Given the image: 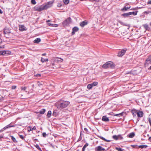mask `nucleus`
Here are the masks:
<instances>
[{"label":"nucleus","instance_id":"f257e3e1","mask_svg":"<svg viewBox=\"0 0 151 151\" xmlns=\"http://www.w3.org/2000/svg\"><path fill=\"white\" fill-rule=\"evenodd\" d=\"M70 104V102L68 101L61 100L58 104L57 109L60 110H62L66 108Z\"/></svg>","mask_w":151,"mask_h":151},{"label":"nucleus","instance_id":"f03ea898","mask_svg":"<svg viewBox=\"0 0 151 151\" xmlns=\"http://www.w3.org/2000/svg\"><path fill=\"white\" fill-rule=\"evenodd\" d=\"M127 50L126 48L123 49L119 50L117 53V56L119 57H122L125 54Z\"/></svg>","mask_w":151,"mask_h":151},{"label":"nucleus","instance_id":"7ed1b4c3","mask_svg":"<svg viewBox=\"0 0 151 151\" xmlns=\"http://www.w3.org/2000/svg\"><path fill=\"white\" fill-rule=\"evenodd\" d=\"M71 18L70 17H69L66 19H65L62 23L63 27H65L68 26L71 22Z\"/></svg>","mask_w":151,"mask_h":151},{"label":"nucleus","instance_id":"20e7f679","mask_svg":"<svg viewBox=\"0 0 151 151\" xmlns=\"http://www.w3.org/2000/svg\"><path fill=\"white\" fill-rule=\"evenodd\" d=\"M33 9L34 11H37L39 12L44 10L43 7V5L40 6H35Z\"/></svg>","mask_w":151,"mask_h":151},{"label":"nucleus","instance_id":"39448f33","mask_svg":"<svg viewBox=\"0 0 151 151\" xmlns=\"http://www.w3.org/2000/svg\"><path fill=\"white\" fill-rule=\"evenodd\" d=\"M98 84V82L96 81L93 82L92 83L88 84L87 86V88L89 89H90L93 87L96 86Z\"/></svg>","mask_w":151,"mask_h":151},{"label":"nucleus","instance_id":"423d86ee","mask_svg":"<svg viewBox=\"0 0 151 151\" xmlns=\"http://www.w3.org/2000/svg\"><path fill=\"white\" fill-rule=\"evenodd\" d=\"M112 138L116 140L119 139H123V137L121 134H119L118 135H114L112 136Z\"/></svg>","mask_w":151,"mask_h":151},{"label":"nucleus","instance_id":"0eeeda50","mask_svg":"<svg viewBox=\"0 0 151 151\" xmlns=\"http://www.w3.org/2000/svg\"><path fill=\"white\" fill-rule=\"evenodd\" d=\"M95 151H106L105 149L101 146H98L95 147Z\"/></svg>","mask_w":151,"mask_h":151},{"label":"nucleus","instance_id":"6e6552de","mask_svg":"<svg viewBox=\"0 0 151 151\" xmlns=\"http://www.w3.org/2000/svg\"><path fill=\"white\" fill-rule=\"evenodd\" d=\"M151 64V56H149L148 58L146 60L145 65H148L149 64Z\"/></svg>","mask_w":151,"mask_h":151},{"label":"nucleus","instance_id":"1a4fd4ad","mask_svg":"<svg viewBox=\"0 0 151 151\" xmlns=\"http://www.w3.org/2000/svg\"><path fill=\"white\" fill-rule=\"evenodd\" d=\"M108 68H110L111 69L114 68L115 66L113 63L111 61H108Z\"/></svg>","mask_w":151,"mask_h":151},{"label":"nucleus","instance_id":"9d476101","mask_svg":"<svg viewBox=\"0 0 151 151\" xmlns=\"http://www.w3.org/2000/svg\"><path fill=\"white\" fill-rule=\"evenodd\" d=\"M79 30V28L77 27H75L72 29V31L71 33V35H73L75 34V33Z\"/></svg>","mask_w":151,"mask_h":151},{"label":"nucleus","instance_id":"9b49d317","mask_svg":"<svg viewBox=\"0 0 151 151\" xmlns=\"http://www.w3.org/2000/svg\"><path fill=\"white\" fill-rule=\"evenodd\" d=\"M88 22L86 21H83L81 22L80 24V25L82 27H84L85 26L87 25L88 24Z\"/></svg>","mask_w":151,"mask_h":151},{"label":"nucleus","instance_id":"f8f14e48","mask_svg":"<svg viewBox=\"0 0 151 151\" xmlns=\"http://www.w3.org/2000/svg\"><path fill=\"white\" fill-rule=\"evenodd\" d=\"M130 7L131 6L130 5H129V7H126V6L125 5L123 8L121 9V10L122 12H124L125 11H127L128 9H130Z\"/></svg>","mask_w":151,"mask_h":151},{"label":"nucleus","instance_id":"ddd939ff","mask_svg":"<svg viewBox=\"0 0 151 151\" xmlns=\"http://www.w3.org/2000/svg\"><path fill=\"white\" fill-rule=\"evenodd\" d=\"M137 112V110L135 109H133L131 110V113L134 117L136 116Z\"/></svg>","mask_w":151,"mask_h":151},{"label":"nucleus","instance_id":"4468645a","mask_svg":"<svg viewBox=\"0 0 151 151\" xmlns=\"http://www.w3.org/2000/svg\"><path fill=\"white\" fill-rule=\"evenodd\" d=\"M143 112L142 111H139L137 112V115L138 117L141 118L143 116Z\"/></svg>","mask_w":151,"mask_h":151},{"label":"nucleus","instance_id":"2eb2a0df","mask_svg":"<svg viewBox=\"0 0 151 151\" xmlns=\"http://www.w3.org/2000/svg\"><path fill=\"white\" fill-rule=\"evenodd\" d=\"M102 121L105 122H109V119L108 117H106V116H103L102 118Z\"/></svg>","mask_w":151,"mask_h":151},{"label":"nucleus","instance_id":"dca6fc26","mask_svg":"<svg viewBox=\"0 0 151 151\" xmlns=\"http://www.w3.org/2000/svg\"><path fill=\"white\" fill-rule=\"evenodd\" d=\"M135 135V134L134 132H132L130 133L127 135L128 137L132 138L134 137Z\"/></svg>","mask_w":151,"mask_h":151},{"label":"nucleus","instance_id":"f3484780","mask_svg":"<svg viewBox=\"0 0 151 151\" xmlns=\"http://www.w3.org/2000/svg\"><path fill=\"white\" fill-rule=\"evenodd\" d=\"M16 125H11V123H10L9 124L6 125L4 127V129H7L8 128H9L11 127H15Z\"/></svg>","mask_w":151,"mask_h":151},{"label":"nucleus","instance_id":"a211bd4d","mask_svg":"<svg viewBox=\"0 0 151 151\" xmlns=\"http://www.w3.org/2000/svg\"><path fill=\"white\" fill-rule=\"evenodd\" d=\"M143 26L146 30L148 31L151 30V28L149 27L148 25L147 24H145L143 25Z\"/></svg>","mask_w":151,"mask_h":151},{"label":"nucleus","instance_id":"6ab92c4d","mask_svg":"<svg viewBox=\"0 0 151 151\" xmlns=\"http://www.w3.org/2000/svg\"><path fill=\"white\" fill-rule=\"evenodd\" d=\"M19 29L20 30L23 31L24 30H25L26 29H25V27L23 25H19Z\"/></svg>","mask_w":151,"mask_h":151},{"label":"nucleus","instance_id":"aec40b11","mask_svg":"<svg viewBox=\"0 0 151 151\" xmlns=\"http://www.w3.org/2000/svg\"><path fill=\"white\" fill-rule=\"evenodd\" d=\"M129 15V12L124 13L121 14V16H123L124 18L128 17Z\"/></svg>","mask_w":151,"mask_h":151},{"label":"nucleus","instance_id":"412c9836","mask_svg":"<svg viewBox=\"0 0 151 151\" xmlns=\"http://www.w3.org/2000/svg\"><path fill=\"white\" fill-rule=\"evenodd\" d=\"M41 41V40L40 38H37L34 40L33 42L34 43H38L40 42Z\"/></svg>","mask_w":151,"mask_h":151},{"label":"nucleus","instance_id":"4be33fe9","mask_svg":"<svg viewBox=\"0 0 151 151\" xmlns=\"http://www.w3.org/2000/svg\"><path fill=\"white\" fill-rule=\"evenodd\" d=\"M58 112L57 110H55L53 112L52 115L55 117L58 116Z\"/></svg>","mask_w":151,"mask_h":151},{"label":"nucleus","instance_id":"5701e85b","mask_svg":"<svg viewBox=\"0 0 151 151\" xmlns=\"http://www.w3.org/2000/svg\"><path fill=\"white\" fill-rule=\"evenodd\" d=\"M108 62H107L105 64H103L102 66V68L104 69H107L108 68Z\"/></svg>","mask_w":151,"mask_h":151},{"label":"nucleus","instance_id":"b1692460","mask_svg":"<svg viewBox=\"0 0 151 151\" xmlns=\"http://www.w3.org/2000/svg\"><path fill=\"white\" fill-rule=\"evenodd\" d=\"M28 128L30 129H29L28 130V132H29L30 131H32V130H35L36 129V128L35 126H34L32 128L30 126H29L28 127Z\"/></svg>","mask_w":151,"mask_h":151},{"label":"nucleus","instance_id":"393cba45","mask_svg":"<svg viewBox=\"0 0 151 151\" xmlns=\"http://www.w3.org/2000/svg\"><path fill=\"white\" fill-rule=\"evenodd\" d=\"M138 12V11H136L135 12H129L130 15L132 14H133L134 16L136 15L137 14V12Z\"/></svg>","mask_w":151,"mask_h":151},{"label":"nucleus","instance_id":"a878e982","mask_svg":"<svg viewBox=\"0 0 151 151\" xmlns=\"http://www.w3.org/2000/svg\"><path fill=\"white\" fill-rule=\"evenodd\" d=\"M148 147V146L146 145H141L138 146V147L139 148H141V149L146 148Z\"/></svg>","mask_w":151,"mask_h":151},{"label":"nucleus","instance_id":"bb28decb","mask_svg":"<svg viewBox=\"0 0 151 151\" xmlns=\"http://www.w3.org/2000/svg\"><path fill=\"white\" fill-rule=\"evenodd\" d=\"M46 111V110L45 109H41L40 111L39 112V113H40V114H44V113Z\"/></svg>","mask_w":151,"mask_h":151},{"label":"nucleus","instance_id":"cd10ccee","mask_svg":"<svg viewBox=\"0 0 151 151\" xmlns=\"http://www.w3.org/2000/svg\"><path fill=\"white\" fill-rule=\"evenodd\" d=\"M43 7L44 9H48V8L50 7V5H49L48 4H46L43 5Z\"/></svg>","mask_w":151,"mask_h":151},{"label":"nucleus","instance_id":"c85d7f7f","mask_svg":"<svg viewBox=\"0 0 151 151\" xmlns=\"http://www.w3.org/2000/svg\"><path fill=\"white\" fill-rule=\"evenodd\" d=\"M48 25L49 26L52 27H57L58 26V25L56 24H53L51 23H48Z\"/></svg>","mask_w":151,"mask_h":151},{"label":"nucleus","instance_id":"c756f323","mask_svg":"<svg viewBox=\"0 0 151 151\" xmlns=\"http://www.w3.org/2000/svg\"><path fill=\"white\" fill-rule=\"evenodd\" d=\"M52 114V112L51 111H49L47 113V117L48 118H50Z\"/></svg>","mask_w":151,"mask_h":151},{"label":"nucleus","instance_id":"7c9ffc66","mask_svg":"<svg viewBox=\"0 0 151 151\" xmlns=\"http://www.w3.org/2000/svg\"><path fill=\"white\" fill-rule=\"evenodd\" d=\"M88 145V144L87 143H86L83 146L82 149V151H85V148L86 147H87Z\"/></svg>","mask_w":151,"mask_h":151},{"label":"nucleus","instance_id":"2f4dec72","mask_svg":"<svg viewBox=\"0 0 151 151\" xmlns=\"http://www.w3.org/2000/svg\"><path fill=\"white\" fill-rule=\"evenodd\" d=\"M41 61L42 63H44L48 62V59L47 58L44 59L43 58H41Z\"/></svg>","mask_w":151,"mask_h":151},{"label":"nucleus","instance_id":"473e14b6","mask_svg":"<svg viewBox=\"0 0 151 151\" xmlns=\"http://www.w3.org/2000/svg\"><path fill=\"white\" fill-rule=\"evenodd\" d=\"M10 137L11 138L12 140L14 142L17 143V141L16 140L15 138L13 136H11Z\"/></svg>","mask_w":151,"mask_h":151},{"label":"nucleus","instance_id":"72a5a7b5","mask_svg":"<svg viewBox=\"0 0 151 151\" xmlns=\"http://www.w3.org/2000/svg\"><path fill=\"white\" fill-rule=\"evenodd\" d=\"M123 113L122 112H121V113H120L119 114H115L114 115V116H123Z\"/></svg>","mask_w":151,"mask_h":151},{"label":"nucleus","instance_id":"f704fd0d","mask_svg":"<svg viewBox=\"0 0 151 151\" xmlns=\"http://www.w3.org/2000/svg\"><path fill=\"white\" fill-rule=\"evenodd\" d=\"M53 2H54V1H50L48 2H47V4H48L49 5H50V6L51 7L52 6Z\"/></svg>","mask_w":151,"mask_h":151},{"label":"nucleus","instance_id":"c9c22d12","mask_svg":"<svg viewBox=\"0 0 151 151\" xmlns=\"http://www.w3.org/2000/svg\"><path fill=\"white\" fill-rule=\"evenodd\" d=\"M116 149L118 151H124V149H123L121 147H116Z\"/></svg>","mask_w":151,"mask_h":151},{"label":"nucleus","instance_id":"e433bc0d","mask_svg":"<svg viewBox=\"0 0 151 151\" xmlns=\"http://www.w3.org/2000/svg\"><path fill=\"white\" fill-rule=\"evenodd\" d=\"M35 146L40 151H42L41 148L40 147L39 145L38 144H36V145H35Z\"/></svg>","mask_w":151,"mask_h":151},{"label":"nucleus","instance_id":"4c0bfd02","mask_svg":"<svg viewBox=\"0 0 151 151\" xmlns=\"http://www.w3.org/2000/svg\"><path fill=\"white\" fill-rule=\"evenodd\" d=\"M4 30H5V31H7L8 32L7 33H11L9 29L8 28H7L6 27H5V28H4Z\"/></svg>","mask_w":151,"mask_h":151},{"label":"nucleus","instance_id":"58836bf2","mask_svg":"<svg viewBox=\"0 0 151 151\" xmlns=\"http://www.w3.org/2000/svg\"><path fill=\"white\" fill-rule=\"evenodd\" d=\"M63 1L65 4H67L69 2V0H63Z\"/></svg>","mask_w":151,"mask_h":151},{"label":"nucleus","instance_id":"ea45409f","mask_svg":"<svg viewBox=\"0 0 151 151\" xmlns=\"http://www.w3.org/2000/svg\"><path fill=\"white\" fill-rule=\"evenodd\" d=\"M31 3H32V4L35 5L36 4L37 2L35 0H31Z\"/></svg>","mask_w":151,"mask_h":151},{"label":"nucleus","instance_id":"a19ab883","mask_svg":"<svg viewBox=\"0 0 151 151\" xmlns=\"http://www.w3.org/2000/svg\"><path fill=\"white\" fill-rule=\"evenodd\" d=\"M21 89L22 90L25 91L27 92V91H26V89H27V87L25 86L24 87H22L21 88Z\"/></svg>","mask_w":151,"mask_h":151},{"label":"nucleus","instance_id":"79ce46f5","mask_svg":"<svg viewBox=\"0 0 151 151\" xmlns=\"http://www.w3.org/2000/svg\"><path fill=\"white\" fill-rule=\"evenodd\" d=\"M6 54L9 55L11 54V51L9 50H5Z\"/></svg>","mask_w":151,"mask_h":151},{"label":"nucleus","instance_id":"37998d69","mask_svg":"<svg viewBox=\"0 0 151 151\" xmlns=\"http://www.w3.org/2000/svg\"><path fill=\"white\" fill-rule=\"evenodd\" d=\"M19 136L21 139L23 140H24V137L22 135L19 134Z\"/></svg>","mask_w":151,"mask_h":151},{"label":"nucleus","instance_id":"c03bdc74","mask_svg":"<svg viewBox=\"0 0 151 151\" xmlns=\"http://www.w3.org/2000/svg\"><path fill=\"white\" fill-rule=\"evenodd\" d=\"M98 137L100 138L101 139H102V140H104L105 141V138L104 137H102L101 136H98Z\"/></svg>","mask_w":151,"mask_h":151},{"label":"nucleus","instance_id":"a18cd8bd","mask_svg":"<svg viewBox=\"0 0 151 151\" xmlns=\"http://www.w3.org/2000/svg\"><path fill=\"white\" fill-rule=\"evenodd\" d=\"M151 12L150 11H146L144 12V13L145 14H147Z\"/></svg>","mask_w":151,"mask_h":151},{"label":"nucleus","instance_id":"49530a36","mask_svg":"<svg viewBox=\"0 0 151 151\" xmlns=\"http://www.w3.org/2000/svg\"><path fill=\"white\" fill-rule=\"evenodd\" d=\"M42 135L44 137H45L47 135L46 133L45 132H43L42 133Z\"/></svg>","mask_w":151,"mask_h":151},{"label":"nucleus","instance_id":"de8ad7c7","mask_svg":"<svg viewBox=\"0 0 151 151\" xmlns=\"http://www.w3.org/2000/svg\"><path fill=\"white\" fill-rule=\"evenodd\" d=\"M82 137L80 135L77 142H78L80 141L82 139Z\"/></svg>","mask_w":151,"mask_h":151},{"label":"nucleus","instance_id":"09e8293b","mask_svg":"<svg viewBox=\"0 0 151 151\" xmlns=\"http://www.w3.org/2000/svg\"><path fill=\"white\" fill-rule=\"evenodd\" d=\"M2 55H4L6 54V52L5 51V50H2Z\"/></svg>","mask_w":151,"mask_h":151},{"label":"nucleus","instance_id":"8fccbe9b","mask_svg":"<svg viewBox=\"0 0 151 151\" xmlns=\"http://www.w3.org/2000/svg\"><path fill=\"white\" fill-rule=\"evenodd\" d=\"M62 6V4L61 3H59L58 4L57 6L58 7H60Z\"/></svg>","mask_w":151,"mask_h":151},{"label":"nucleus","instance_id":"3c124183","mask_svg":"<svg viewBox=\"0 0 151 151\" xmlns=\"http://www.w3.org/2000/svg\"><path fill=\"white\" fill-rule=\"evenodd\" d=\"M131 146L132 147L135 148L137 146V145H131Z\"/></svg>","mask_w":151,"mask_h":151},{"label":"nucleus","instance_id":"603ef678","mask_svg":"<svg viewBox=\"0 0 151 151\" xmlns=\"http://www.w3.org/2000/svg\"><path fill=\"white\" fill-rule=\"evenodd\" d=\"M16 88V86H13L12 87V89H15Z\"/></svg>","mask_w":151,"mask_h":151},{"label":"nucleus","instance_id":"864d4df0","mask_svg":"<svg viewBox=\"0 0 151 151\" xmlns=\"http://www.w3.org/2000/svg\"><path fill=\"white\" fill-rule=\"evenodd\" d=\"M137 9V8H132L130 9V10H135Z\"/></svg>","mask_w":151,"mask_h":151},{"label":"nucleus","instance_id":"5fc2aeb1","mask_svg":"<svg viewBox=\"0 0 151 151\" xmlns=\"http://www.w3.org/2000/svg\"><path fill=\"white\" fill-rule=\"evenodd\" d=\"M36 77H39L41 76V75L40 74H37L36 75Z\"/></svg>","mask_w":151,"mask_h":151},{"label":"nucleus","instance_id":"6e6d98bb","mask_svg":"<svg viewBox=\"0 0 151 151\" xmlns=\"http://www.w3.org/2000/svg\"><path fill=\"white\" fill-rule=\"evenodd\" d=\"M148 121H149V123H151V119L150 118H148Z\"/></svg>","mask_w":151,"mask_h":151},{"label":"nucleus","instance_id":"4d7b16f0","mask_svg":"<svg viewBox=\"0 0 151 151\" xmlns=\"http://www.w3.org/2000/svg\"><path fill=\"white\" fill-rule=\"evenodd\" d=\"M147 4H151V0L150 1H148L147 2Z\"/></svg>","mask_w":151,"mask_h":151},{"label":"nucleus","instance_id":"13d9d810","mask_svg":"<svg viewBox=\"0 0 151 151\" xmlns=\"http://www.w3.org/2000/svg\"><path fill=\"white\" fill-rule=\"evenodd\" d=\"M7 32L5 30H4V34H7Z\"/></svg>","mask_w":151,"mask_h":151},{"label":"nucleus","instance_id":"bf43d9fd","mask_svg":"<svg viewBox=\"0 0 151 151\" xmlns=\"http://www.w3.org/2000/svg\"><path fill=\"white\" fill-rule=\"evenodd\" d=\"M111 140H107L106 139H105V142H111Z\"/></svg>","mask_w":151,"mask_h":151},{"label":"nucleus","instance_id":"052dcab7","mask_svg":"<svg viewBox=\"0 0 151 151\" xmlns=\"http://www.w3.org/2000/svg\"><path fill=\"white\" fill-rule=\"evenodd\" d=\"M5 129H4V128H3V129H1L0 130V132H3L4 130H5Z\"/></svg>","mask_w":151,"mask_h":151},{"label":"nucleus","instance_id":"680f3d73","mask_svg":"<svg viewBox=\"0 0 151 151\" xmlns=\"http://www.w3.org/2000/svg\"><path fill=\"white\" fill-rule=\"evenodd\" d=\"M84 130L85 131L88 132V129L86 128H84Z\"/></svg>","mask_w":151,"mask_h":151},{"label":"nucleus","instance_id":"e2e57ef3","mask_svg":"<svg viewBox=\"0 0 151 151\" xmlns=\"http://www.w3.org/2000/svg\"><path fill=\"white\" fill-rule=\"evenodd\" d=\"M2 42V39L1 38H0V45L1 44Z\"/></svg>","mask_w":151,"mask_h":151},{"label":"nucleus","instance_id":"0e129e2a","mask_svg":"<svg viewBox=\"0 0 151 151\" xmlns=\"http://www.w3.org/2000/svg\"><path fill=\"white\" fill-rule=\"evenodd\" d=\"M148 140L150 142H151V137H150L149 138Z\"/></svg>","mask_w":151,"mask_h":151},{"label":"nucleus","instance_id":"69168bd1","mask_svg":"<svg viewBox=\"0 0 151 151\" xmlns=\"http://www.w3.org/2000/svg\"><path fill=\"white\" fill-rule=\"evenodd\" d=\"M4 45H3V46H0V48H2V49L4 48Z\"/></svg>","mask_w":151,"mask_h":151},{"label":"nucleus","instance_id":"338daca9","mask_svg":"<svg viewBox=\"0 0 151 151\" xmlns=\"http://www.w3.org/2000/svg\"><path fill=\"white\" fill-rule=\"evenodd\" d=\"M3 13V11L1 9H0V14H2Z\"/></svg>","mask_w":151,"mask_h":151},{"label":"nucleus","instance_id":"774afa93","mask_svg":"<svg viewBox=\"0 0 151 151\" xmlns=\"http://www.w3.org/2000/svg\"><path fill=\"white\" fill-rule=\"evenodd\" d=\"M50 145V146H51V147H52L53 148H55V147H54V146L53 145H52V144H51V145Z\"/></svg>","mask_w":151,"mask_h":151}]
</instances>
